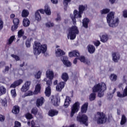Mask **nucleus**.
<instances>
[{
	"mask_svg": "<svg viewBox=\"0 0 127 127\" xmlns=\"http://www.w3.org/2000/svg\"><path fill=\"white\" fill-rule=\"evenodd\" d=\"M23 34H24V32L23 31V30L21 29L18 32V37L20 38Z\"/></svg>",
	"mask_w": 127,
	"mask_h": 127,
	"instance_id": "a19ab883",
	"label": "nucleus"
},
{
	"mask_svg": "<svg viewBox=\"0 0 127 127\" xmlns=\"http://www.w3.org/2000/svg\"><path fill=\"white\" fill-rule=\"evenodd\" d=\"M120 56L119 53H113L112 54V60L114 61L116 63L119 62L120 60Z\"/></svg>",
	"mask_w": 127,
	"mask_h": 127,
	"instance_id": "f8f14e48",
	"label": "nucleus"
},
{
	"mask_svg": "<svg viewBox=\"0 0 127 127\" xmlns=\"http://www.w3.org/2000/svg\"><path fill=\"white\" fill-rule=\"evenodd\" d=\"M61 60L63 61L64 65L67 67H70L71 66V63L68 61V58L67 57H63L61 58Z\"/></svg>",
	"mask_w": 127,
	"mask_h": 127,
	"instance_id": "4468645a",
	"label": "nucleus"
},
{
	"mask_svg": "<svg viewBox=\"0 0 127 127\" xmlns=\"http://www.w3.org/2000/svg\"><path fill=\"white\" fill-rule=\"evenodd\" d=\"M29 14V12L27 10L24 9L22 12V17H27Z\"/></svg>",
	"mask_w": 127,
	"mask_h": 127,
	"instance_id": "c9c22d12",
	"label": "nucleus"
},
{
	"mask_svg": "<svg viewBox=\"0 0 127 127\" xmlns=\"http://www.w3.org/2000/svg\"><path fill=\"white\" fill-rule=\"evenodd\" d=\"M88 105H89V103H88V102H86L82 106V107H81V113H82V114L87 113V111H88Z\"/></svg>",
	"mask_w": 127,
	"mask_h": 127,
	"instance_id": "6ab92c4d",
	"label": "nucleus"
},
{
	"mask_svg": "<svg viewBox=\"0 0 127 127\" xmlns=\"http://www.w3.org/2000/svg\"><path fill=\"white\" fill-rule=\"evenodd\" d=\"M46 51H47V45H41L39 42H35L33 45V53L35 55H39L40 53L44 54Z\"/></svg>",
	"mask_w": 127,
	"mask_h": 127,
	"instance_id": "f03ea898",
	"label": "nucleus"
},
{
	"mask_svg": "<svg viewBox=\"0 0 127 127\" xmlns=\"http://www.w3.org/2000/svg\"><path fill=\"white\" fill-rule=\"evenodd\" d=\"M11 95L12 98H15V96H16V92L15 91V89L11 90Z\"/></svg>",
	"mask_w": 127,
	"mask_h": 127,
	"instance_id": "79ce46f5",
	"label": "nucleus"
},
{
	"mask_svg": "<svg viewBox=\"0 0 127 127\" xmlns=\"http://www.w3.org/2000/svg\"><path fill=\"white\" fill-rule=\"evenodd\" d=\"M44 102H45V100L44 99V98L41 97L38 98L36 102V105L37 107V108H39L40 107H41L44 104Z\"/></svg>",
	"mask_w": 127,
	"mask_h": 127,
	"instance_id": "9b49d317",
	"label": "nucleus"
},
{
	"mask_svg": "<svg viewBox=\"0 0 127 127\" xmlns=\"http://www.w3.org/2000/svg\"><path fill=\"white\" fill-rule=\"evenodd\" d=\"M123 16L124 17H127V10H125L123 11Z\"/></svg>",
	"mask_w": 127,
	"mask_h": 127,
	"instance_id": "13d9d810",
	"label": "nucleus"
},
{
	"mask_svg": "<svg viewBox=\"0 0 127 127\" xmlns=\"http://www.w3.org/2000/svg\"><path fill=\"white\" fill-rule=\"evenodd\" d=\"M25 116L26 119H27L28 120H31V119H32V115L30 113L26 114Z\"/></svg>",
	"mask_w": 127,
	"mask_h": 127,
	"instance_id": "09e8293b",
	"label": "nucleus"
},
{
	"mask_svg": "<svg viewBox=\"0 0 127 127\" xmlns=\"http://www.w3.org/2000/svg\"><path fill=\"white\" fill-rule=\"evenodd\" d=\"M89 22H90V20L87 18H85L82 21L83 27H85V28H88V24H89Z\"/></svg>",
	"mask_w": 127,
	"mask_h": 127,
	"instance_id": "393cba45",
	"label": "nucleus"
},
{
	"mask_svg": "<svg viewBox=\"0 0 127 127\" xmlns=\"http://www.w3.org/2000/svg\"><path fill=\"white\" fill-rule=\"evenodd\" d=\"M109 1L111 3H114L116 1V0H109Z\"/></svg>",
	"mask_w": 127,
	"mask_h": 127,
	"instance_id": "774afa93",
	"label": "nucleus"
},
{
	"mask_svg": "<svg viewBox=\"0 0 127 127\" xmlns=\"http://www.w3.org/2000/svg\"><path fill=\"white\" fill-rule=\"evenodd\" d=\"M23 82V80L22 79H19L12 83L10 86V88H15L16 87H17V86H19V85L22 84Z\"/></svg>",
	"mask_w": 127,
	"mask_h": 127,
	"instance_id": "aec40b11",
	"label": "nucleus"
},
{
	"mask_svg": "<svg viewBox=\"0 0 127 127\" xmlns=\"http://www.w3.org/2000/svg\"><path fill=\"white\" fill-rule=\"evenodd\" d=\"M76 120L82 125L88 126V116L82 113H79L77 117Z\"/></svg>",
	"mask_w": 127,
	"mask_h": 127,
	"instance_id": "39448f33",
	"label": "nucleus"
},
{
	"mask_svg": "<svg viewBox=\"0 0 127 127\" xmlns=\"http://www.w3.org/2000/svg\"><path fill=\"white\" fill-rule=\"evenodd\" d=\"M3 27V22L2 21V20H0V30H1Z\"/></svg>",
	"mask_w": 127,
	"mask_h": 127,
	"instance_id": "864d4df0",
	"label": "nucleus"
},
{
	"mask_svg": "<svg viewBox=\"0 0 127 127\" xmlns=\"http://www.w3.org/2000/svg\"><path fill=\"white\" fill-rule=\"evenodd\" d=\"M96 117V118H98V124H105V123L107 122V118H106V115L103 112H97Z\"/></svg>",
	"mask_w": 127,
	"mask_h": 127,
	"instance_id": "423d86ee",
	"label": "nucleus"
},
{
	"mask_svg": "<svg viewBox=\"0 0 127 127\" xmlns=\"http://www.w3.org/2000/svg\"><path fill=\"white\" fill-rule=\"evenodd\" d=\"M57 115H58V111L56 110H50L49 112V116H50V117H54V116Z\"/></svg>",
	"mask_w": 127,
	"mask_h": 127,
	"instance_id": "cd10ccee",
	"label": "nucleus"
},
{
	"mask_svg": "<svg viewBox=\"0 0 127 127\" xmlns=\"http://www.w3.org/2000/svg\"><path fill=\"white\" fill-rule=\"evenodd\" d=\"M38 11H40V12L41 13H42L43 14H44L45 13V9H41L38 10Z\"/></svg>",
	"mask_w": 127,
	"mask_h": 127,
	"instance_id": "bf43d9fd",
	"label": "nucleus"
},
{
	"mask_svg": "<svg viewBox=\"0 0 127 127\" xmlns=\"http://www.w3.org/2000/svg\"><path fill=\"white\" fill-rule=\"evenodd\" d=\"M106 19L110 27H116L119 25L120 21L119 18H115L114 12L109 13L106 17Z\"/></svg>",
	"mask_w": 127,
	"mask_h": 127,
	"instance_id": "7ed1b4c3",
	"label": "nucleus"
},
{
	"mask_svg": "<svg viewBox=\"0 0 127 127\" xmlns=\"http://www.w3.org/2000/svg\"><path fill=\"white\" fill-rule=\"evenodd\" d=\"M126 123H127V117H126V116L125 115H123L122 116L120 125H121V126H123V125H125Z\"/></svg>",
	"mask_w": 127,
	"mask_h": 127,
	"instance_id": "c756f323",
	"label": "nucleus"
},
{
	"mask_svg": "<svg viewBox=\"0 0 127 127\" xmlns=\"http://www.w3.org/2000/svg\"><path fill=\"white\" fill-rule=\"evenodd\" d=\"M89 99L90 102L95 101L96 99V93L95 92L92 93L89 96Z\"/></svg>",
	"mask_w": 127,
	"mask_h": 127,
	"instance_id": "7c9ffc66",
	"label": "nucleus"
},
{
	"mask_svg": "<svg viewBox=\"0 0 127 127\" xmlns=\"http://www.w3.org/2000/svg\"><path fill=\"white\" fill-rule=\"evenodd\" d=\"M0 121L4 122V116L0 114Z\"/></svg>",
	"mask_w": 127,
	"mask_h": 127,
	"instance_id": "6e6d98bb",
	"label": "nucleus"
},
{
	"mask_svg": "<svg viewBox=\"0 0 127 127\" xmlns=\"http://www.w3.org/2000/svg\"><path fill=\"white\" fill-rule=\"evenodd\" d=\"M13 22L14 24L18 25V24L19 23V19L15 18L13 20Z\"/></svg>",
	"mask_w": 127,
	"mask_h": 127,
	"instance_id": "c03bdc74",
	"label": "nucleus"
},
{
	"mask_svg": "<svg viewBox=\"0 0 127 127\" xmlns=\"http://www.w3.org/2000/svg\"><path fill=\"white\" fill-rule=\"evenodd\" d=\"M38 112V109L37 108H34L31 111V113L33 114V115H37Z\"/></svg>",
	"mask_w": 127,
	"mask_h": 127,
	"instance_id": "49530a36",
	"label": "nucleus"
},
{
	"mask_svg": "<svg viewBox=\"0 0 127 127\" xmlns=\"http://www.w3.org/2000/svg\"><path fill=\"white\" fill-rule=\"evenodd\" d=\"M61 20V17L58 16V17L56 19V21H60Z\"/></svg>",
	"mask_w": 127,
	"mask_h": 127,
	"instance_id": "e2e57ef3",
	"label": "nucleus"
},
{
	"mask_svg": "<svg viewBox=\"0 0 127 127\" xmlns=\"http://www.w3.org/2000/svg\"><path fill=\"white\" fill-rule=\"evenodd\" d=\"M80 108V103L79 102H76L75 103L71 109V112H70V117L71 118H72V117H74V115H75V113L78 112L79 111V109Z\"/></svg>",
	"mask_w": 127,
	"mask_h": 127,
	"instance_id": "6e6552de",
	"label": "nucleus"
},
{
	"mask_svg": "<svg viewBox=\"0 0 127 127\" xmlns=\"http://www.w3.org/2000/svg\"><path fill=\"white\" fill-rule=\"evenodd\" d=\"M50 100L51 101L52 104L56 107L59 106V104H60V99L58 98V97L53 96L50 98Z\"/></svg>",
	"mask_w": 127,
	"mask_h": 127,
	"instance_id": "1a4fd4ad",
	"label": "nucleus"
},
{
	"mask_svg": "<svg viewBox=\"0 0 127 127\" xmlns=\"http://www.w3.org/2000/svg\"><path fill=\"white\" fill-rule=\"evenodd\" d=\"M29 86H30V81L26 82L24 85H23L21 88V91L22 92H26V91H28Z\"/></svg>",
	"mask_w": 127,
	"mask_h": 127,
	"instance_id": "ddd939ff",
	"label": "nucleus"
},
{
	"mask_svg": "<svg viewBox=\"0 0 127 127\" xmlns=\"http://www.w3.org/2000/svg\"><path fill=\"white\" fill-rule=\"evenodd\" d=\"M41 89V86L40 84H38L36 85L35 89L34 92V95H37L39 93H40V90Z\"/></svg>",
	"mask_w": 127,
	"mask_h": 127,
	"instance_id": "a878e982",
	"label": "nucleus"
},
{
	"mask_svg": "<svg viewBox=\"0 0 127 127\" xmlns=\"http://www.w3.org/2000/svg\"><path fill=\"white\" fill-rule=\"evenodd\" d=\"M35 16L36 20H37L38 21H40L41 20V16L40 15L39 11H36Z\"/></svg>",
	"mask_w": 127,
	"mask_h": 127,
	"instance_id": "c85d7f7f",
	"label": "nucleus"
},
{
	"mask_svg": "<svg viewBox=\"0 0 127 127\" xmlns=\"http://www.w3.org/2000/svg\"><path fill=\"white\" fill-rule=\"evenodd\" d=\"M68 56L69 57H79L80 56V53L78 51H73L68 53Z\"/></svg>",
	"mask_w": 127,
	"mask_h": 127,
	"instance_id": "dca6fc26",
	"label": "nucleus"
},
{
	"mask_svg": "<svg viewBox=\"0 0 127 127\" xmlns=\"http://www.w3.org/2000/svg\"><path fill=\"white\" fill-rule=\"evenodd\" d=\"M45 25L46 27H48V28H49L50 27H53V26H54V24L51 22H49L48 23H46L45 24Z\"/></svg>",
	"mask_w": 127,
	"mask_h": 127,
	"instance_id": "58836bf2",
	"label": "nucleus"
},
{
	"mask_svg": "<svg viewBox=\"0 0 127 127\" xmlns=\"http://www.w3.org/2000/svg\"><path fill=\"white\" fill-rule=\"evenodd\" d=\"M78 59L81 61V62H83V63H86V59H85V57L84 56H79L78 58Z\"/></svg>",
	"mask_w": 127,
	"mask_h": 127,
	"instance_id": "ea45409f",
	"label": "nucleus"
},
{
	"mask_svg": "<svg viewBox=\"0 0 127 127\" xmlns=\"http://www.w3.org/2000/svg\"><path fill=\"white\" fill-rule=\"evenodd\" d=\"M71 102V98L69 96H66L65 100L64 101V108H68Z\"/></svg>",
	"mask_w": 127,
	"mask_h": 127,
	"instance_id": "412c9836",
	"label": "nucleus"
},
{
	"mask_svg": "<svg viewBox=\"0 0 127 127\" xmlns=\"http://www.w3.org/2000/svg\"><path fill=\"white\" fill-rule=\"evenodd\" d=\"M44 81L46 82L47 85L48 86L46 88L45 92V94L47 97H49L51 95V88L50 86L52 85V79H50V80L47 81V78L44 79Z\"/></svg>",
	"mask_w": 127,
	"mask_h": 127,
	"instance_id": "0eeeda50",
	"label": "nucleus"
},
{
	"mask_svg": "<svg viewBox=\"0 0 127 127\" xmlns=\"http://www.w3.org/2000/svg\"><path fill=\"white\" fill-rule=\"evenodd\" d=\"M11 57H12L13 58H14V59H15L16 61H19V57L17 56L16 55H11Z\"/></svg>",
	"mask_w": 127,
	"mask_h": 127,
	"instance_id": "3c124183",
	"label": "nucleus"
},
{
	"mask_svg": "<svg viewBox=\"0 0 127 127\" xmlns=\"http://www.w3.org/2000/svg\"><path fill=\"white\" fill-rule=\"evenodd\" d=\"M26 46L28 48H29V47H30V41H26Z\"/></svg>",
	"mask_w": 127,
	"mask_h": 127,
	"instance_id": "5fc2aeb1",
	"label": "nucleus"
},
{
	"mask_svg": "<svg viewBox=\"0 0 127 127\" xmlns=\"http://www.w3.org/2000/svg\"><path fill=\"white\" fill-rule=\"evenodd\" d=\"M10 16V18H14V17H15V15H14V14H11Z\"/></svg>",
	"mask_w": 127,
	"mask_h": 127,
	"instance_id": "69168bd1",
	"label": "nucleus"
},
{
	"mask_svg": "<svg viewBox=\"0 0 127 127\" xmlns=\"http://www.w3.org/2000/svg\"><path fill=\"white\" fill-rule=\"evenodd\" d=\"M29 24H30V21L27 18H24L23 20V25L25 27H27L29 26Z\"/></svg>",
	"mask_w": 127,
	"mask_h": 127,
	"instance_id": "b1692460",
	"label": "nucleus"
},
{
	"mask_svg": "<svg viewBox=\"0 0 127 127\" xmlns=\"http://www.w3.org/2000/svg\"><path fill=\"white\" fill-rule=\"evenodd\" d=\"M45 12L47 15H51V9L48 5L45 6Z\"/></svg>",
	"mask_w": 127,
	"mask_h": 127,
	"instance_id": "5701e85b",
	"label": "nucleus"
},
{
	"mask_svg": "<svg viewBox=\"0 0 127 127\" xmlns=\"http://www.w3.org/2000/svg\"><path fill=\"white\" fill-rule=\"evenodd\" d=\"M9 70V66H5L4 72H7Z\"/></svg>",
	"mask_w": 127,
	"mask_h": 127,
	"instance_id": "680f3d73",
	"label": "nucleus"
},
{
	"mask_svg": "<svg viewBox=\"0 0 127 127\" xmlns=\"http://www.w3.org/2000/svg\"><path fill=\"white\" fill-rule=\"evenodd\" d=\"M85 9H87V6H84L83 5H79V11L80 12V13H82L84 12Z\"/></svg>",
	"mask_w": 127,
	"mask_h": 127,
	"instance_id": "f704fd0d",
	"label": "nucleus"
},
{
	"mask_svg": "<svg viewBox=\"0 0 127 127\" xmlns=\"http://www.w3.org/2000/svg\"><path fill=\"white\" fill-rule=\"evenodd\" d=\"M82 13L80 11H78L77 10H74L73 11L74 16L70 15V17L72 20L73 24L74 26H72L68 28L67 38H69L71 40H74L76 38V35L79 34V29L78 27L76 26V18H81L82 17Z\"/></svg>",
	"mask_w": 127,
	"mask_h": 127,
	"instance_id": "f257e3e1",
	"label": "nucleus"
},
{
	"mask_svg": "<svg viewBox=\"0 0 127 127\" xmlns=\"http://www.w3.org/2000/svg\"><path fill=\"white\" fill-rule=\"evenodd\" d=\"M62 79L64 81L67 82L68 80L69 79V75H68V74L66 72H64L62 74Z\"/></svg>",
	"mask_w": 127,
	"mask_h": 127,
	"instance_id": "bb28decb",
	"label": "nucleus"
},
{
	"mask_svg": "<svg viewBox=\"0 0 127 127\" xmlns=\"http://www.w3.org/2000/svg\"><path fill=\"white\" fill-rule=\"evenodd\" d=\"M27 95L28 96H31L32 95V91H29L28 92H27Z\"/></svg>",
	"mask_w": 127,
	"mask_h": 127,
	"instance_id": "0e129e2a",
	"label": "nucleus"
},
{
	"mask_svg": "<svg viewBox=\"0 0 127 127\" xmlns=\"http://www.w3.org/2000/svg\"><path fill=\"white\" fill-rule=\"evenodd\" d=\"M71 0H64L63 3L64 6H67Z\"/></svg>",
	"mask_w": 127,
	"mask_h": 127,
	"instance_id": "de8ad7c7",
	"label": "nucleus"
},
{
	"mask_svg": "<svg viewBox=\"0 0 127 127\" xmlns=\"http://www.w3.org/2000/svg\"><path fill=\"white\" fill-rule=\"evenodd\" d=\"M87 49L88 50V52H89L90 54H93V53H94L96 50L95 47L92 45H89L87 46Z\"/></svg>",
	"mask_w": 127,
	"mask_h": 127,
	"instance_id": "4be33fe9",
	"label": "nucleus"
},
{
	"mask_svg": "<svg viewBox=\"0 0 127 127\" xmlns=\"http://www.w3.org/2000/svg\"><path fill=\"white\" fill-rule=\"evenodd\" d=\"M110 78L111 81H113V82H116V81H117V79H118V76L113 73L111 74Z\"/></svg>",
	"mask_w": 127,
	"mask_h": 127,
	"instance_id": "72a5a7b5",
	"label": "nucleus"
},
{
	"mask_svg": "<svg viewBox=\"0 0 127 127\" xmlns=\"http://www.w3.org/2000/svg\"><path fill=\"white\" fill-rule=\"evenodd\" d=\"M51 1L54 4H58V0H51Z\"/></svg>",
	"mask_w": 127,
	"mask_h": 127,
	"instance_id": "4d7b16f0",
	"label": "nucleus"
},
{
	"mask_svg": "<svg viewBox=\"0 0 127 127\" xmlns=\"http://www.w3.org/2000/svg\"><path fill=\"white\" fill-rule=\"evenodd\" d=\"M6 92V89L3 86L0 85V96L4 94Z\"/></svg>",
	"mask_w": 127,
	"mask_h": 127,
	"instance_id": "473e14b6",
	"label": "nucleus"
},
{
	"mask_svg": "<svg viewBox=\"0 0 127 127\" xmlns=\"http://www.w3.org/2000/svg\"><path fill=\"white\" fill-rule=\"evenodd\" d=\"M18 25L14 24V25L11 27L12 31H14V30H16V29H17V28L18 27Z\"/></svg>",
	"mask_w": 127,
	"mask_h": 127,
	"instance_id": "8fccbe9b",
	"label": "nucleus"
},
{
	"mask_svg": "<svg viewBox=\"0 0 127 127\" xmlns=\"http://www.w3.org/2000/svg\"><path fill=\"white\" fill-rule=\"evenodd\" d=\"M46 76L50 80H53L54 78V72L52 70L49 69L47 71Z\"/></svg>",
	"mask_w": 127,
	"mask_h": 127,
	"instance_id": "2eb2a0df",
	"label": "nucleus"
},
{
	"mask_svg": "<svg viewBox=\"0 0 127 127\" xmlns=\"http://www.w3.org/2000/svg\"><path fill=\"white\" fill-rule=\"evenodd\" d=\"M94 45H95V46L98 47V46H99L100 44H101V42H100V41H97L94 42Z\"/></svg>",
	"mask_w": 127,
	"mask_h": 127,
	"instance_id": "603ef678",
	"label": "nucleus"
},
{
	"mask_svg": "<svg viewBox=\"0 0 127 127\" xmlns=\"http://www.w3.org/2000/svg\"><path fill=\"white\" fill-rule=\"evenodd\" d=\"M107 90V85L106 83L102 82L95 85L93 88V92L98 93V97L102 98L104 96V92Z\"/></svg>",
	"mask_w": 127,
	"mask_h": 127,
	"instance_id": "20e7f679",
	"label": "nucleus"
},
{
	"mask_svg": "<svg viewBox=\"0 0 127 127\" xmlns=\"http://www.w3.org/2000/svg\"><path fill=\"white\" fill-rule=\"evenodd\" d=\"M4 65H5L4 62L0 63V68H1V67H3Z\"/></svg>",
	"mask_w": 127,
	"mask_h": 127,
	"instance_id": "052dcab7",
	"label": "nucleus"
},
{
	"mask_svg": "<svg viewBox=\"0 0 127 127\" xmlns=\"http://www.w3.org/2000/svg\"><path fill=\"white\" fill-rule=\"evenodd\" d=\"M41 76V72L40 71H38L35 75V77L36 79H40Z\"/></svg>",
	"mask_w": 127,
	"mask_h": 127,
	"instance_id": "a18cd8bd",
	"label": "nucleus"
},
{
	"mask_svg": "<svg viewBox=\"0 0 127 127\" xmlns=\"http://www.w3.org/2000/svg\"><path fill=\"white\" fill-rule=\"evenodd\" d=\"M56 56L57 57H60L63 56V55H65V53L63 51V50L60 49H56Z\"/></svg>",
	"mask_w": 127,
	"mask_h": 127,
	"instance_id": "f3484780",
	"label": "nucleus"
},
{
	"mask_svg": "<svg viewBox=\"0 0 127 127\" xmlns=\"http://www.w3.org/2000/svg\"><path fill=\"white\" fill-rule=\"evenodd\" d=\"M77 58H75L74 60H73V64H77Z\"/></svg>",
	"mask_w": 127,
	"mask_h": 127,
	"instance_id": "338daca9",
	"label": "nucleus"
},
{
	"mask_svg": "<svg viewBox=\"0 0 127 127\" xmlns=\"http://www.w3.org/2000/svg\"><path fill=\"white\" fill-rule=\"evenodd\" d=\"M13 40H14V36H12L8 39L7 44L8 45H10V44H11V43H12V42H13Z\"/></svg>",
	"mask_w": 127,
	"mask_h": 127,
	"instance_id": "4c0bfd02",
	"label": "nucleus"
},
{
	"mask_svg": "<svg viewBox=\"0 0 127 127\" xmlns=\"http://www.w3.org/2000/svg\"><path fill=\"white\" fill-rule=\"evenodd\" d=\"M2 106L3 107H7V100L4 99L2 101Z\"/></svg>",
	"mask_w": 127,
	"mask_h": 127,
	"instance_id": "37998d69",
	"label": "nucleus"
},
{
	"mask_svg": "<svg viewBox=\"0 0 127 127\" xmlns=\"http://www.w3.org/2000/svg\"><path fill=\"white\" fill-rule=\"evenodd\" d=\"M110 9L109 8H105L101 10L100 11V12L101 14H107V13H108V12H110Z\"/></svg>",
	"mask_w": 127,
	"mask_h": 127,
	"instance_id": "e433bc0d",
	"label": "nucleus"
},
{
	"mask_svg": "<svg viewBox=\"0 0 127 127\" xmlns=\"http://www.w3.org/2000/svg\"><path fill=\"white\" fill-rule=\"evenodd\" d=\"M12 113L13 114H15V115L18 114L19 113V107L17 106H14L12 109Z\"/></svg>",
	"mask_w": 127,
	"mask_h": 127,
	"instance_id": "2f4dec72",
	"label": "nucleus"
},
{
	"mask_svg": "<svg viewBox=\"0 0 127 127\" xmlns=\"http://www.w3.org/2000/svg\"><path fill=\"white\" fill-rule=\"evenodd\" d=\"M99 37L100 38V41L103 42V43H106L109 40V36H108V34L104 33H101L99 34Z\"/></svg>",
	"mask_w": 127,
	"mask_h": 127,
	"instance_id": "9d476101",
	"label": "nucleus"
},
{
	"mask_svg": "<svg viewBox=\"0 0 127 127\" xmlns=\"http://www.w3.org/2000/svg\"><path fill=\"white\" fill-rule=\"evenodd\" d=\"M65 82H61L57 86H56V90L58 92H61L62 91V89L65 87Z\"/></svg>",
	"mask_w": 127,
	"mask_h": 127,
	"instance_id": "a211bd4d",
	"label": "nucleus"
}]
</instances>
